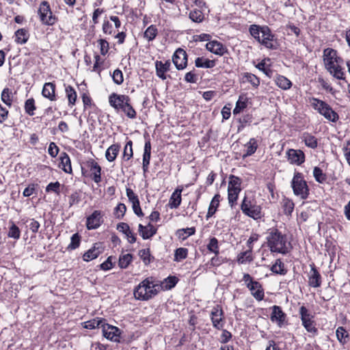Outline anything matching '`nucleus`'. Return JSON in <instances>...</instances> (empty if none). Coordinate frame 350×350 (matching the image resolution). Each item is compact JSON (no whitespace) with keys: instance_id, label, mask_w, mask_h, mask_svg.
Returning a JSON list of instances; mask_svg holds the SVG:
<instances>
[{"instance_id":"obj_50","label":"nucleus","mask_w":350,"mask_h":350,"mask_svg":"<svg viewBox=\"0 0 350 350\" xmlns=\"http://www.w3.org/2000/svg\"><path fill=\"white\" fill-rule=\"evenodd\" d=\"M313 176L318 183H323L326 180V175L323 170L319 167H314L313 170Z\"/></svg>"},{"instance_id":"obj_5","label":"nucleus","mask_w":350,"mask_h":350,"mask_svg":"<svg viewBox=\"0 0 350 350\" xmlns=\"http://www.w3.org/2000/svg\"><path fill=\"white\" fill-rule=\"evenodd\" d=\"M251 36L260 44H267L268 41L274 40V34L272 33L268 26L252 25L249 29Z\"/></svg>"},{"instance_id":"obj_25","label":"nucleus","mask_w":350,"mask_h":350,"mask_svg":"<svg viewBox=\"0 0 350 350\" xmlns=\"http://www.w3.org/2000/svg\"><path fill=\"white\" fill-rule=\"evenodd\" d=\"M181 192L182 189L177 188L172 193L168 204L171 208H176L180 206L181 203Z\"/></svg>"},{"instance_id":"obj_34","label":"nucleus","mask_w":350,"mask_h":350,"mask_svg":"<svg viewBox=\"0 0 350 350\" xmlns=\"http://www.w3.org/2000/svg\"><path fill=\"white\" fill-rule=\"evenodd\" d=\"M29 32L25 29H20L15 32V42L17 43H25L29 39Z\"/></svg>"},{"instance_id":"obj_56","label":"nucleus","mask_w":350,"mask_h":350,"mask_svg":"<svg viewBox=\"0 0 350 350\" xmlns=\"http://www.w3.org/2000/svg\"><path fill=\"white\" fill-rule=\"evenodd\" d=\"M244 79H245V81L250 83L254 87H258L260 85V79L252 73H245Z\"/></svg>"},{"instance_id":"obj_12","label":"nucleus","mask_w":350,"mask_h":350,"mask_svg":"<svg viewBox=\"0 0 350 350\" xmlns=\"http://www.w3.org/2000/svg\"><path fill=\"white\" fill-rule=\"evenodd\" d=\"M126 101H131L130 98L126 95L112 93L109 97L110 105L117 111L122 109Z\"/></svg>"},{"instance_id":"obj_60","label":"nucleus","mask_w":350,"mask_h":350,"mask_svg":"<svg viewBox=\"0 0 350 350\" xmlns=\"http://www.w3.org/2000/svg\"><path fill=\"white\" fill-rule=\"evenodd\" d=\"M112 77L114 83L118 85L122 84L124 81L123 74L119 69H116L113 71Z\"/></svg>"},{"instance_id":"obj_10","label":"nucleus","mask_w":350,"mask_h":350,"mask_svg":"<svg viewBox=\"0 0 350 350\" xmlns=\"http://www.w3.org/2000/svg\"><path fill=\"white\" fill-rule=\"evenodd\" d=\"M224 311L219 306L214 307L211 312V319L213 326L217 329H221L224 326Z\"/></svg>"},{"instance_id":"obj_18","label":"nucleus","mask_w":350,"mask_h":350,"mask_svg":"<svg viewBox=\"0 0 350 350\" xmlns=\"http://www.w3.org/2000/svg\"><path fill=\"white\" fill-rule=\"evenodd\" d=\"M247 287L256 300L261 301L264 299L265 293L260 282L257 281L250 282V284H247Z\"/></svg>"},{"instance_id":"obj_59","label":"nucleus","mask_w":350,"mask_h":350,"mask_svg":"<svg viewBox=\"0 0 350 350\" xmlns=\"http://www.w3.org/2000/svg\"><path fill=\"white\" fill-rule=\"evenodd\" d=\"M178 281V278L175 276L167 277L164 281L165 288L166 289L172 288L173 287H174L176 286Z\"/></svg>"},{"instance_id":"obj_8","label":"nucleus","mask_w":350,"mask_h":350,"mask_svg":"<svg viewBox=\"0 0 350 350\" xmlns=\"http://www.w3.org/2000/svg\"><path fill=\"white\" fill-rule=\"evenodd\" d=\"M38 13L41 22L44 25H53L57 21V18L53 14L49 3L46 1L40 3Z\"/></svg>"},{"instance_id":"obj_31","label":"nucleus","mask_w":350,"mask_h":350,"mask_svg":"<svg viewBox=\"0 0 350 350\" xmlns=\"http://www.w3.org/2000/svg\"><path fill=\"white\" fill-rule=\"evenodd\" d=\"M219 199H220V196L219 194H216L213 198V199L210 203L209 207H208V213L206 214L207 219L209 217H212L215 213L217 208L219 204Z\"/></svg>"},{"instance_id":"obj_32","label":"nucleus","mask_w":350,"mask_h":350,"mask_svg":"<svg viewBox=\"0 0 350 350\" xmlns=\"http://www.w3.org/2000/svg\"><path fill=\"white\" fill-rule=\"evenodd\" d=\"M282 208L285 215H291L295 207V204L292 200L284 198L281 202Z\"/></svg>"},{"instance_id":"obj_55","label":"nucleus","mask_w":350,"mask_h":350,"mask_svg":"<svg viewBox=\"0 0 350 350\" xmlns=\"http://www.w3.org/2000/svg\"><path fill=\"white\" fill-rule=\"evenodd\" d=\"M240 191H237V189H235V190L228 189V202H229V204L232 207L234 206V203L237 202Z\"/></svg>"},{"instance_id":"obj_14","label":"nucleus","mask_w":350,"mask_h":350,"mask_svg":"<svg viewBox=\"0 0 350 350\" xmlns=\"http://www.w3.org/2000/svg\"><path fill=\"white\" fill-rule=\"evenodd\" d=\"M103 222V215L100 211H94L87 218L86 226L88 230L96 229Z\"/></svg>"},{"instance_id":"obj_6","label":"nucleus","mask_w":350,"mask_h":350,"mask_svg":"<svg viewBox=\"0 0 350 350\" xmlns=\"http://www.w3.org/2000/svg\"><path fill=\"white\" fill-rule=\"evenodd\" d=\"M291 187L295 196L305 200L309 195V188L301 173L295 172L291 181Z\"/></svg>"},{"instance_id":"obj_33","label":"nucleus","mask_w":350,"mask_h":350,"mask_svg":"<svg viewBox=\"0 0 350 350\" xmlns=\"http://www.w3.org/2000/svg\"><path fill=\"white\" fill-rule=\"evenodd\" d=\"M276 85L282 90H288L292 86L291 81L286 77L278 75L275 79Z\"/></svg>"},{"instance_id":"obj_26","label":"nucleus","mask_w":350,"mask_h":350,"mask_svg":"<svg viewBox=\"0 0 350 350\" xmlns=\"http://www.w3.org/2000/svg\"><path fill=\"white\" fill-rule=\"evenodd\" d=\"M245 152L242 157L243 159L252 155L258 148L257 141L255 138H251L250 141L245 145Z\"/></svg>"},{"instance_id":"obj_13","label":"nucleus","mask_w":350,"mask_h":350,"mask_svg":"<svg viewBox=\"0 0 350 350\" xmlns=\"http://www.w3.org/2000/svg\"><path fill=\"white\" fill-rule=\"evenodd\" d=\"M310 271L308 273V285L313 288H318L321 285L322 280L320 273L317 269L314 264L310 265Z\"/></svg>"},{"instance_id":"obj_36","label":"nucleus","mask_w":350,"mask_h":350,"mask_svg":"<svg viewBox=\"0 0 350 350\" xmlns=\"http://www.w3.org/2000/svg\"><path fill=\"white\" fill-rule=\"evenodd\" d=\"M61 165H62V170L66 173H72L70 159L69 156L66 152H64L61 156Z\"/></svg>"},{"instance_id":"obj_43","label":"nucleus","mask_w":350,"mask_h":350,"mask_svg":"<svg viewBox=\"0 0 350 350\" xmlns=\"http://www.w3.org/2000/svg\"><path fill=\"white\" fill-rule=\"evenodd\" d=\"M252 260L251 248L247 251L240 253L237 257V261L240 264H243L246 262H251Z\"/></svg>"},{"instance_id":"obj_11","label":"nucleus","mask_w":350,"mask_h":350,"mask_svg":"<svg viewBox=\"0 0 350 350\" xmlns=\"http://www.w3.org/2000/svg\"><path fill=\"white\" fill-rule=\"evenodd\" d=\"M172 61L178 70L184 69L187 64V55L186 51L183 49H178L172 57Z\"/></svg>"},{"instance_id":"obj_37","label":"nucleus","mask_w":350,"mask_h":350,"mask_svg":"<svg viewBox=\"0 0 350 350\" xmlns=\"http://www.w3.org/2000/svg\"><path fill=\"white\" fill-rule=\"evenodd\" d=\"M303 138L306 146L312 149L317 147L318 140L314 135L309 133H304Z\"/></svg>"},{"instance_id":"obj_16","label":"nucleus","mask_w":350,"mask_h":350,"mask_svg":"<svg viewBox=\"0 0 350 350\" xmlns=\"http://www.w3.org/2000/svg\"><path fill=\"white\" fill-rule=\"evenodd\" d=\"M272 312L270 319L273 323H275L281 327L285 322L286 314L282 311V308L278 306H273L271 308Z\"/></svg>"},{"instance_id":"obj_1","label":"nucleus","mask_w":350,"mask_h":350,"mask_svg":"<svg viewBox=\"0 0 350 350\" xmlns=\"http://www.w3.org/2000/svg\"><path fill=\"white\" fill-rule=\"evenodd\" d=\"M267 246L273 253L288 254L291 250V244L286 234H282L276 228H272L267 237Z\"/></svg>"},{"instance_id":"obj_20","label":"nucleus","mask_w":350,"mask_h":350,"mask_svg":"<svg viewBox=\"0 0 350 350\" xmlns=\"http://www.w3.org/2000/svg\"><path fill=\"white\" fill-rule=\"evenodd\" d=\"M87 167L90 169L92 175V180L99 183L101 181L100 172L101 167L93 159H90L86 163Z\"/></svg>"},{"instance_id":"obj_15","label":"nucleus","mask_w":350,"mask_h":350,"mask_svg":"<svg viewBox=\"0 0 350 350\" xmlns=\"http://www.w3.org/2000/svg\"><path fill=\"white\" fill-rule=\"evenodd\" d=\"M287 159L292 164L300 165L305 161V154L301 150L289 149L286 152Z\"/></svg>"},{"instance_id":"obj_53","label":"nucleus","mask_w":350,"mask_h":350,"mask_svg":"<svg viewBox=\"0 0 350 350\" xmlns=\"http://www.w3.org/2000/svg\"><path fill=\"white\" fill-rule=\"evenodd\" d=\"M157 34V29L154 25H150L144 32V37L148 41L152 40Z\"/></svg>"},{"instance_id":"obj_28","label":"nucleus","mask_w":350,"mask_h":350,"mask_svg":"<svg viewBox=\"0 0 350 350\" xmlns=\"http://www.w3.org/2000/svg\"><path fill=\"white\" fill-rule=\"evenodd\" d=\"M13 92L12 90L8 88H5L1 95V99L3 103L10 107L13 102Z\"/></svg>"},{"instance_id":"obj_45","label":"nucleus","mask_w":350,"mask_h":350,"mask_svg":"<svg viewBox=\"0 0 350 350\" xmlns=\"http://www.w3.org/2000/svg\"><path fill=\"white\" fill-rule=\"evenodd\" d=\"M133 256L130 254L121 255L119 258L118 265L121 269H126L131 262Z\"/></svg>"},{"instance_id":"obj_42","label":"nucleus","mask_w":350,"mask_h":350,"mask_svg":"<svg viewBox=\"0 0 350 350\" xmlns=\"http://www.w3.org/2000/svg\"><path fill=\"white\" fill-rule=\"evenodd\" d=\"M271 270L277 274L285 275L287 271L284 269V263L280 260L277 259L275 262L272 265Z\"/></svg>"},{"instance_id":"obj_30","label":"nucleus","mask_w":350,"mask_h":350,"mask_svg":"<svg viewBox=\"0 0 350 350\" xmlns=\"http://www.w3.org/2000/svg\"><path fill=\"white\" fill-rule=\"evenodd\" d=\"M106 321L105 319L102 318H96L83 323V327L86 329H95L96 327H101L103 325L104 322Z\"/></svg>"},{"instance_id":"obj_39","label":"nucleus","mask_w":350,"mask_h":350,"mask_svg":"<svg viewBox=\"0 0 350 350\" xmlns=\"http://www.w3.org/2000/svg\"><path fill=\"white\" fill-rule=\"evenodd\" d=\"M327 70L330 72V74L333 75L334 77L338 79H343V72L342 71V68L340 66L339 64H336L332 66H327Z\"/></svg>"},{"instance_id":"obj_7","label":"nucleus","mask_w":350,"mask_h":350,"mask_svg":"<svg viewBox=\"0 0 350 350\" xmlns=\"http://www.w3.org/2000/svg\"><path fill=\"white\" fill-rule=\"evenodd\" d=\"M299 314L302 325L310 333L317 334L318 330L314 320V316L304 306H301L299 310Z\"/></svg>"},{"instance_id":"obj_29","label":"nucleus","mask_w":350,"mask_h":350,"mask_svg":"<svg viewBox=\"0 0 350 350\" xmlns=\"http://www.w3.org/2000/svg\"><path fill=\"white\" fill-rule=\"evenodd\" d=\"M195 65L198 68H211L215 66V61L200 57L196 59Z\"/></svg>"},{"instance_id":"obj_2","label":"nucleus","mask_w":350,"mask_h":350,"mask_svg":"<svg viewBox=\"0 0 350 350\" xmlns=\"http://www.w3.org/2000/svg\"><path fill=\"white\" fill-rule=\"evenodd\" d=\"M156 286L149 278L143 280L134 290V296L140 300H148L157 294Z\"/></svg>"},{"instance_id":"obj_4","label":"nucleus","mask_w":350,"mask_h":350,"mask_svg":"<svg viewBox=\"0 0 350 350\" xmlns=\"http://www.w3.org/2000/svg\"><path fill=\"white\" fill-rule=\"evenodd\" d=\"M241 209L245 215L255 220L263 216L261 206L256 204L254 198L245 196L241 204Z\"/></svg>"},{"instance_id":"obj_41","label":"nucleus","mask_w":350,"mask_h":350,"mask_svg":"<svg viewBox=\"0 0 350 350\" xmlns=\"http://www.w3.org/2000/svg\"><path fill=\"white\" fill-rule=\"evenodd\" d=\"M65 90L66 96L68 100L69 105H74L75 104L77 96L76 91L70 85L66 86Z\"/></svg>"},{"instance_id":"obj_48","label":"nucleus","mask_w":350,"mask_h":350,"mask_svg":"<svg viewBox=\"0 0 350 350\" xmlns=\"http://www.w3.org/2000/svg\"><path fill=\"white\" fill-rule=\"evenodd\" d=\"M36 107L33 98L27 99L25 103V111L29 116H33Z\"/></svg>"},{"instance_id":"obj_24","label":"nucleus","mask_w":350,"mask_h":350,"mask_svg":"<svg viewBox=\"0 0 350 350\" xmlns=\"http://www.w3.org/2000/svg\"><path fill=\"white\" fill-rule=\"evenodd\" d=\"M98 243H95L94 246L88 250L83 256V259L85 261H90L96 258L102 252L101 249L98 246Z\"/></svg>"},{"instance_id":"obj_49","label":"nucleus","mask_w":350,"mask_h":350,"mask_svg":"<svg viewBox=\"0 0 350 350\" xmlns=\"http://www.w3.org/2000/svg\"><path fill=\"white\" fill-rule=\"evenodd\" d=\"M204 18L202 12L199 10L194 9L189 13V18L193 22L200 23L203 21Z\"/></svg>"},{"instance_id":"obj_57","label":"nucleus","mask_w":350,"mask_h":350,"mask_svg":"<svg viewBox=\"0 0 350 350\" xmlns=\"http://www.w3.org/2000/svg\"><path fill=\"white\" fill-rule=\"evenodd\" d=\"M8 237L14 239H18L21 235V231L18 226H16L13 222L10 227L8 231Z\"/></svg>"},{"instance_id":"obj_44","label":"nucleus","mask_w":350,"mask_h":350,"mask_svg":"<svg viewBox=\"0 0 350 350\" xmlns=\"http://www.w3.org/2000/svg\"><path fill=\"white\" fill-rule=\"evenodd\" d=\"M336 334L340 342L345 344L348 341L349 334L342 327H338Z\"/></svg>"},{"instance_id":"obj_3","label":"nucleus","mask_w":350,"mask_h":350,"mask_svg":"<svg viewBox=\"0 0 350 350\" xmlns=\"http://www.w3.org/2000/svg\"><path fill=\"white\" fill-rule=\"evenodd\" d=\"M310 103L315 110L327 120L332 122H336L338 120L339 116L338 113L325 101L313 97L310 99Z\"/></svg>"},{"instance_id":"obj_54","label":"nucleus","mask_w":350,"mask_h":350,"mask_svg":"<svg viewBox=\"0 0 350 350\" xmlns=\"http://www.w3.org/2000/svg\"><path fill=\"white\" fill-rule=\"evenodd\" d=\"M132 144V141L129 140L127 142L124 148L123 158L127 161L133 157V155Z\"/></svg>"},{"instance_id":"obj_64","label":"nucleus","mask_w":350,"mask_h":350,"mask_svg":"<svg viewBox=\"0 0 350 350\" xmlns=\"http://www.w3.org/2000/svg\"><path fill=\"white\" fill-rule=\"evenodd\" d=\"M319 82L321 85L322 88L325 89L326 91L331 93L332 95H334L336 93V90L329 84L326 81H325L322 78L319 79Z\"/></svg>"},{"instance_id":"obj_40","label":"nucleus","mask_w":350,"mask_h":350,"mask_svg":"<svg viewBox=\"0 0 350 350\" xmlns=\"http://www.w3.org/2000/svg\"><path fill=\"white\" fill-rule=\"evenodd\" d=\"M229 183L228 189L241 191V180L234 175H230L229 177Z\"/></svg>"},{"instance_id":"obj_22","label":"nucleus","mask_w":350,"mask_h":350,"mask_svg":"<svg viewBox=\"0 0 350 350\" xmlns=\"http://www.w3.org/2000/svg\"><path fill=\"white\" fill-rule=\"evenodd\" d=\"M139 232L144 239H148L157 233V228L149 224L146 226L139 224Z\"/></svg>"},{"instance_id":"obj_52","label":"nucleus","mask_w":350,"mask_h":350,"mask_svg":"<svg viewBox=\"0 0 350 350\" xmlns=\"http://www.w3.org/2000/svg\"><path fill=\"white\" fill-rule=\"evenodd\" d=\"M188 250L185 247H179L176 250L174 254V260L180 261L187 258Z\"/></svg>"},{"instance_id":"obj_17","label":"nucleus","mask_w":350,"mask_h":350,"mask_svg":"<svg viewBox=\"0 0 350 350\" xmlns=\"http://www.w3.org/2000/svg\"><path fill=\"white\" fill-rule=\"evenodd\" d=\"M323 57L326 68L327 66L340 64L341 61L340 58L337 56L336 51L329 48L324 50Z\"/></svg>"},{"instance_id":"obj_47","label":"nucleus","mask_w":350,"mask_h":350,"mask_svg":"<svg viewBox=\"0 0 350 350\" xmlns=\"http://www.w3.org/2000/svg\"><path fill=\"white\" fill-rule=\"evenodd\" d=\"M121 110L129 118H135L136 117V111L131 106L130 101H126Z\"/></svg>"},{"instance_id":"obj_21","label":"nucleus","mask_w":350,"mask_h":350,"mask_svg":"<svg viewBox=\"0 0 350 350\" xmlns=\"http://www.w3.org/2000/svg\"><path fill=\"white\" fill-rule=\"evenodd\" d=\"M170 66L171 63L169 60L166 61L165 63H163L161 61H156L155 67L157 75L162 80L166 79L167 75L165 72L170 70Z\"/></svg>"},{"instance_id":"obj_9","label":"nucleus","mask_w":350,"mask_h":350,"mask_svg":"<svg viewBox=\"0 0 350 350\" xmlns=\"http://www.w3.org/2000/svg\"><path fill=\"white\" fill-rule=\"evenodd\" d=\"M102 332L107 339L113 342H120L121 331L118 327L109 325L105 321L102 327Z\"/></svg>"},{"instance_id":"obj_38","label":"nucleus","mask_w":350,"mask_h":350,"mask_svg":"<svg viewBox=\"0 0 350 350\" xmlns=\"http://www.w3.org/2000/svg\"><path fill=\"white\" fill-rule=\"evenodd\" d=\"M206 47L211 53L220 56L228 52L226 45H206Z\"/></svg>"},{"instance_id":"obj_58","label":"nucleus","mask_w":350,"mask_h":350,"mask_svg":"<svg viewBox=\"0 0 350 350\" xmlns=\"http://www.w3.org/2000/svg\"><path fill=\"white\" fill-rule=\"evenodd\" d=\"M139 256L143 260L144 262L147 265L151 262V256L149 249H144L139 251Z\"/></svg>"},{"instance_id":"obj_51","label":"nucleus","mask_w":350,"mask_h":350,"mask_svg":"<svg viewBox=\"0 0 350 350\" xmlns=\"http://www.w3.org/2000/svg\"><path fill=\"white\" fill-rule=\"evenodd\" d=\"M81 242V237L78 233L74 234L71 237L70 243L68 245L67 249L68 250H73L79 247Z\"/></svg>"},{"instance_id":"obj_23","label":"nucleus","mask_w":350,"mask_h":350,"mask_svg":"<svg viewBox=\"0 0 350 350\" xmlns=\"http://www.w3.org/2000/svg\"><path fill=\"white\" fill-rule=\"evenodd\" d=\"M117 230L126 235L129 243H133L136 241V237L127 224L123 222L118 224Z\"/></svg>"},{"instance_id":"obj_63","label":"nucleus","mask_w":350,"mask_h":350,"mask_svg":"<svg viewBox=\"0 0 350 350\" xmlns=\"http://www.w3.org/2000/svg\"><path fill=\"white\" fill-rule=\"evenodd\" d=\"M81 201V196L79 193L75 191L69 196V205L70 206L74 204H77Z\"/></svg>"},{"instance_id":"obj_27","label":"nucleus","mask_w":350,"mask_h":350,"mask_svg":"<svg viewBox=\"0 0 350 350\" xmlns=\"http://www.w3.org/2000/svg\"><path fill=\"white\" fill-rule=\"evenodd\" d=\"M120 146L118 144H112L106 150L105 157L108 161H113L120 150Z\"/></svg>"},{"instance_id":"obj_46","label":"nucleus","mask_w":350,"mask_h":350,"mask_svg":"<svg viewBox=\"0 0 350 350\" xmlns=\"http://www.w3.org/2000/svg\"><path fill=\"white\" fill-rule=\"evenodd\" d=\"M207 249L209 252L214 253L216 256L219 254V243L218 240L215 237L210 239L207 245Z\"/></svg>"},{"instance_id":"obj_35","label":"nucleus","mask_w":350,"mask_h":350,"mask_svg":"<svg viewBox=\"0 0 350 350\" xmlns=\"http://www.w3.org/2000/svg\"><path fill=\"white\" fill-rule=\"evenodd\" d=\"M211 36L210 34L202 33V34H199V35L193 36L192 40H191L190 42H198L208 41V42L207 44H220L218 41L211 40Z\"/></svg>"},{"instance_id":"obj_19","label":"nucleus","mask_w":350,"mask_h":350,"mask_svg":"<svg viewBox=\"0 0 350 350\" xmlns=\"http://www.w3.org/2000/svg\"><path fill=\"white\" fill-rule=\"evenodd\" d=\"M55 90L56 85L54 83H45L42 90V94L44 98H48L51 101H55L57 100Z\"/></svg>"},{"instance_id":"obj_62","label":"nucleus","mask_w":350,"mask_h":350,"mask_svg":"<svg viewBox=\"0 0 350 350\" xmlns=\"http://www.w3.org/2000/svg\"><path fill=\"white\" fill-rule=\"evenodd\" d=\"M241 98L237 100L236 103V106L233 109V113L234 115L239 113L243 109H244L247 107V103L245 101L241 100Z\"/></svg>"},{"instance_id":"obj_61","label":"nucleus","mask_w":350,"mask_h":350,"mask_svg":"<svg viewBox=\"0 0 350 350\" xmlns=\"http://www.w3.org/2000/svg\"><path fill=\"white\" fill-rule=\"evenodd\" d=\"M126 211V207L124 204L120 203L115 208L116 217L118 219L122 218Z\"/></svg>"}]
</instances>
